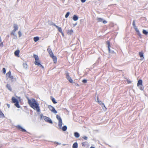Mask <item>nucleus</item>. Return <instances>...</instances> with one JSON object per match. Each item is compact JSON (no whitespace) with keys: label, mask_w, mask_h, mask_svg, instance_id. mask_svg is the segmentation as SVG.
<instances>
[{"label":"nucleus","mask_w":148,"mask_h":148,"mask_svg":"<svg viewBox=\"0 0 148 148\" xmlns=\"http://www.w3.org/2000/svg\"><path fill=\"white\" fill-rule=\"evenodd\" d=\"M6 87L8 88V89L9 90H10V91H12V88H11L9 84H7L6 85Z\"/></svg>","instance_id":"393cba45"},{"label":"nucleus","mask_w":148,"mask_h":148,"mask_svg":"<svg viewBox=\"0 0 148 148\" xmlns=\"http://www.w3.org/2000/svg\"><path fill=\"white\" fill-rule=\"evenodd\" d=\"M106 44L108 45V50L109 52L110 53V41H107L106 42Z\"/></svg>","instance_id":"4468645a"},{"label":"nucleus","mask_w":148,"mask_h":148,"mask_svg":"<svg viewBox=\"0 0 148 148\" xmlns=\"http://www.w3.org/2000/svg\"><path fill=\"white\" fill-rule=\"evenodd\" d=\"M16 31L13 29L12 31V32L11 33V35H13V36H15L16 38H17V36H16V35H15V32H16Z\"/></svg>","instance_id":"f3484780"},{"label":"nucleus","mask_w":148,"mask_h":148,"mask_svg":"<svg viewBox=\"0 0 148 148\" xmlns=\"http://www.w3.org/2000/svg\"><path fill=\"white\" fill-rule=\"evenodd\" d=\"M73 19L74 21H76L78 20V17L76 15H74L73 16Z\"/></svg>","instance_id":"4be33fe9"},{"label":"nucleus","mask_w":148,"mask_h":148,"mask_svg":"<svg viewBox=\"0 0 148 148\" xmlns=\"http://www.w3.org/2000/svg\"><path fill=\"white\" fill-rule=\"evenodd\" d=\"M62 34V35L63 36H64V33H63V32L62 31V32H61Z\"/></svg>","instance_id":"37998d69"},{"label":"nucleus","mask_w":148,"mask_h":148,"mask_svg":"<svg viewBox=\"0 0 148 148\" xmlns=\"http://www.w3.org/2000/svg\"><path fill=\"white\" fill-rule=\"evenodd\" d=\"M53 25L55 26L58 29V31L60 32H62V30L61 27H59L58 26L56 25L55 24H53Z\"/></svg>","instance_id":"2eb2a0df"},{"label":"nucleus","mask_w":148,"mask_h":148,"mask_svg":"<svg viewBox=\"0 0 148 148\" xmlns=\"http://www.w3.org/2000/svg\"><path fill=\"white\" fill-rule=\"evenodd\" d=\"M39 40V38L38 37L36 36L34 37V40L35 42H36Z\"/></svg>","instance_id":"a878e982"},{"label":"nucleus","mask_w":148,"mask_h":148,"mask_svg":"<svg viewBox=\"0 0 148 148\" xmlns=\"http://www.w3.org/2000/svg\"><path fill=\"white\" fill-rule=\"evenodd\" d=\"M50 57L52 58L53 61L54 63H56L57 61V58L53 54L51 56H50Z\"/></svg>","instance_id":"9d476101"},{"label":"nucleus","mask_w":148,"mask_h":148,"mask_svg":"<svg viewBox=\"0 0 148 148\" xmlns=\"http://www.w3.org/2000/svg\"><path fill=\"white\" fill-rule=\"evenodd\" d=\"M127 83L128 84H130L131 83V82L129 80H128V79L127 80Z\"/></svg>","instance_id":"58836bf2"},{"label":"nucleus","mask_w":148,"mask_h":148,"mask_svg":"<svg viewBox=\"0 0 148 148\" xmlns=\"http://www.w3.org/2000/svg\"><path fill=\"white\" fill-rule=\"evenodd\" d=\"M7 105L8 106V107L9 108V107H10V105L9 104H7Z\"/></svg>","instance_id":"c03bdc74"},{"label":"nucleus","mask_w":148,"mask_h":148,"mask_svg":"<svg viewBox=\"0 0 148 148\" xmlns=\"http://www.w3.org/2000/svg\"><path fill=\"white\" fill-rule=\"evenodd\" d=\"M70 14V12H67L65 16V17L66 18H68Z\"/></svg>","instance_id":"c756f323"},{"label":"nucleus","mask_w":148,"mask_h":148,"mask_svg":"<svg viewBox=\"0 0 148 148\" xmlns=\"http://www.w3.org/2000/svg\"><path fill=\"white\" fill-rule=\"evenodd\" d=\"M28 103L30 106L34 110H36L37 112H39L40 110L39 106V104L34 99H29L27 98Z\"/></svg>","instance_id":"f257e3e1"},{"label":"nucleus","mask_w":148,"mask_h":148,"mask_svg":"<svg viewBox=\"0 0 148 148\" xmlns=\"http://www.w3.org/2000/svg\"><path fill=\"white\" fill-rule=\"evenodd\" d=\"M73 32V31L72 29L69 30H68L67 33L68 34H71Z\"/></svg>","instance_id":"cd10ccee"},{"label":"nucleus","mask_w":148,"mask_h":148,"mask_svg":"<svg viewBox=\"0 0 148 148\" xmlns=\"http://www.w3.org/2000/svg\"><path fill=\"white\" fill-rule=\"evenodd\" d=\"M74 135L75 137L76 138H78L79 136V134L77 132H75Z\"/></svg>","instance_id":"b1692460"},{"label":"nucleus","mask_w":148,"mask_h":148,"mask_svg":"<svg viewBox=\"0 0 148 148\" xmlns=\"http://www.w3.org/2000/svg\"><path fill=\"white\" fill-rule=\"evenodd\" d=\"M20 51L19 50H17L14 52V55L15 56L19 57Z\"/></svg>","instance_id":"dca6fc26"},{"label":"nucleus","mask_w":148,"mask_h":148,"mask_svg":"<svg viewBox=\"0 0 148 148\" xmlns=\"http://www.w3.org/2000/svg\"><path fill=\"white\" fill-rule=\"evenodd\" d=\"M51 100L53 103L56 104L57 103V102L55 101V99L53 97L51 96Z\"/></svg>","instance_id":"5701e85b"},{"label":"nucleus","mask_w":148,"mask_h":148,"mask_svg":"<svg viewBox=\"0 0 148 148\" xmlns=\"http://www.w3.org/2000/svg\"><path fill=\"white\" fill-rule=\"evenodd\" d=\"M82 82L84 83H86L87 82V80L86 79H84L82 80Z\"/></svg>","instance_id":"72a5a7b5"},{"label":"nucleus","mask_w":148,"mask_h":148,"mask_svg":"<svg viewBox=\"0 0 148 148\" xmlns=\"http://www.w3.org/2000/svg\"><path fill=\"white\" fill-rule=\"evenodd\" d=\"M142 81L141 79L139 80L138 82L137 86L138 87H139L140 86H141L140 87V90H143L144 88L142 84Z\"/></svg>","instance_id":"39448f33"},{"label":"nucleus","mask_w":148,"mask_h":148,"mask_svg":"<svg viewBox=\"0 0 148 148\" xmlns=\"http://www.w3.org/2000/svg\"><path fill=\"white\" fill-rule=\"evenodd\" d=\"M12 100L13 103H15V106L16 107L18 108H20L17 99L14 97H12Z\"/></svg>","instance_id":"20e7f679"},{"label":"nucleus","mask_w":148,"mask_h":148,"mask_svg":"<svg viewBox=\"0 0 148 148\" xmlns=\"http://www.w3.org/2000/svg\"><path fill=\"white\" fill-rule=\"evenodd\" d=\"M4 117V115L2 112L0 110V117L3 118Z\"/></svg>","instance_id":"bb28decb"},{"label":"nucleus","mask_w":148,"mask_h":148,"mask_svg":"<svg viewBox=\"0 0 148 148\" xmlns=\"http://www.w3.org/2000/svg\"><path fill=\"white\" fill-rule=\"evenodd\" d=\"M86 142H83L82 143V145L83 146H84L86 145Z\"/></svg>","instance_id":"e433bc0d"},{"label":"nucleus","mask_w":148,"mask_h":148,"mask_svg":"<svg viewBox=\"0 0 148 148\" xmlns=\"http://www.w3.org/2000/svg\"><path fill=\"white\" fill-rule=\"evenodd\" d=\"M82 138L85 140H86L87 139V137L86 136H84Z\"/></svg>","instance_id":"c9c22d12"},{"label":"nucleus","mask_w":148,"mask_h":148,"mask_svg":"<svg viewBox=\"0 0 148 148\" xmlns=\"http://www.w3.org/2000/svg\"><path fill=\"white\" fill-rule=\"evenodd\" d=\"M14 30L16 31L18 29V26L17 25H16V24H14Z\"/></svg>","instance_id":"412c9836"},{"label":"nucleus","mask_w":148,"mask_h":148,"mask_svg":"<svg viewBox=\"0 0 148 148\" xmlns=\"http://www.w3.org/2000/svg\"><path fill=\"white\" fill-rule=\"evenodd\" d=\"M48 108L49 110L52 112L54 113H56L57 112V111L55 110L54 108L51 106H49Z\"/></svg>","instance_id":"6e6552de"},{"label":"nucleus","mask_w":148,"mask_h":148,"mask_svg":"<svg viewBox=\"0 0 148 148\" xmlns=\"http://www.w3.org/2000/svg\"><path fill=\"white\" fill-rule=\"evenodd\" d=\"M56 117L58 121V126L60 129H62V130L65 131H66L67 129V127L66 126H64L62 128V121L60 117L58 115H57L56 116Z\"/></svg>","instance_id":"f03ea898"},{"label":"nucleus","mask_w":148,"mask_h":148,"mask_svg":"<svg viewBox=\"0 0 148 148\" xmlns=\"http://www.w3.org/2000/svg\"><path fill=\"white\" fill-rule=\"evenodd\" d=\"M18 33L19 35V37H21V36L22 34L21 32L20 31H19L18 32Z\"/></svg>","instance_id":"7c9ffc66"},{"label":"nucleus","mask_w":148,"mask_h":148,"mask_svg":"<svg viewBox=\"0 0 148 148\" xmlns=\"http://www.w3.org/2000/svg\"><path fill=\"white\" fill-rule=\"evenodd\" d=\"M2 71L3 72V73H4V74H5L6 73V70H5V68H3V69H2Z\"/></svg>","instance_id":"473e14b6"},{"label":"nucleus","mask_w":148,"mask_h":148,"mask_svg":"<svg viewBox=\"0 0 148 148\" xmlns=\"http://www.w3.org/2000/svg\"><path fill=\"white\" fill-rule=\"evenodd\" d=\"M97 102H98V101H100L99 100V99L98 96H97Z\"/></svg>","instance_id":"4c0bfd02"},{"label":"nucleus","mask_w":148,"mask_h":148,"mask_svg":"<svg viewBox=\"0 0 148 148\" xmlns=\"http://www.w3.org/2000/svg\"><path fill=\"white\" fill-rule=\"evenodd\" d=\"M90 148H95L94 147H91Z\"/></svg>","instance_id":"a18cd8bd"},{"label":"nucleus","mask_w":148,"mask_h":148,"mask_svg":"<svg viewBox=\"0 0 148 148\" xmlns=\"http://www.w3.org/2000/svg\"><path fill=\"white\" fill-rule=\"evenodd\" d=\"M75 85H76V86H80L79 84H77V83L75 84Z\"/></svg>","instance_id":"a19ab883"},{"label":"nucleus","mask_w":148,"mask_h":148,"mask_svg":"<svg viewBox=\"0 0 148 148\" xmlns=\"http://www.w3.org/2000/svg\"><path fill=\"white\" fill-rule=\"evenodd\" d=\"M47 50L50 55V56H51L53 54L51 49H48Z\"/></svg>","instance_id":"a211bd4d"},{"label":"nucleus","mask_w":148,"mask_h":148,"mask_svg":"<svg viewBox=\"0 0 148 148\" xmlns=\"http://www.w3.org/2000/svg\"><path fill=\"white\" fill-rule=\"evenodd\" d=\"M133 25L134 27L136 26L135 23V21H133Z\"/></svg>","instance_id":"f704fd0d"},{"label":"nucleus","mask_w":148,"mask_h":148,"mask_svg":"<svg viewBox=\"0 0 148 148\" xmlns=\"http://www.w3.org/2000/svg\"><path fill=\"white\" fill-rule=\"evenodd\" d=\"M143 34L145 35H147L148 33V32L145 30H143Z\"/></svg>","instance_id":"c85d7f7f"},{"label":"nucleus","mask_w":148,"mask_h":148,"mask_svg":"<svg viewBox=\"0 0 148 148\" xmlns=\"http://www.w3.org/2000/svg\"><path fill=\"white\" fill-rule=\"evenodd\" d=\"M16 127L19 130H20L22 132H26V130L23 128L20 125H17L16 126Z\"/></svg>","instance_id":"ddd939ff"},{"label":"nucleus","mask_w":148,"mask_h":148,"mask_svg":"<svg viewBox=\"0 0 148 148\" xmlns=\"http://www.w3.org/2000/svg\"><path fill=\"white\" fill-rule=\"evenodd\" d=\"M135 30H136V32H139V30H138L137 29V28H136L135 29Z\"/></svg>","instance_id":"79ce46f5"},{"label":"nucleus","mask_w":148,"mask_h":148,"mask_svg":"<svg viewBox=\"0 0 148 148\" xmlns=\"http://www.w3.org/2000/svg\"><path fill=\"white\" fill-rule=\"evenodd\" d=\"M34 56L35 60L34 62V64L36 65L43 68V66L40 64L41 62L38 55L34 54Z\"/></svg>","instance_id":"7ed1b4c3"},{"label":"nucleus","mask_w":148,"mask_h":148,"mask_svg":"<svg viewBox=\"0 0 148 148\" xmlns=\"http://www.w3.org/2000/svg\"><path fill=\"white\" fill-rule=\"evenodd\" d=\"M44 120L47 122L51 124L53 123V122L51 120L47 117L45 116L44 117Z\"/></svg>","instance_id":"1a4fd4ad"},{"label":"nucleus","mask_w":148,"mask_h":148,"mask_svg":"<svg viewBox=\"0 0 148 148\" xmlns=\"http://www.w3.org/2000/svg\"><path fill=\"white\" fill-rule=\"evenodd\" d=\"M0 47H2L3 46V43L1 41L0 42Z\"/></svg>","instance_id":"2f4dec72"},{"label":"nucleus","mask_w":148,"mask_h":148,"mask_svg":"<svg viewBox=\"0 0 148 148\" xmlns=\"http://www.w3.org/2000/svg\"><path fill=\"white\" fill-rule=\"evenodd\" d=\"M86 0H81V1L82 3H84L85 2Z\"/></svg>","instance_id":"ea45409f"},{"label":"nucleus","mask_w":148,"mask_h":148,"mask_svg":"<svg viewBox=\"0 0 148 148\" xmlns=\"http://www.w3.org/2000/svg\"><path fill=\"white\" fill-rule=\"evenodd\" d=\"M66 77L68 80L70 82L72 83L73 82V80L70 77L69 75V73H67L66 74Z\"/></svg>","instance_id":"0eeeda50"},{"label":"nucleus","mask_w":148,"mask_h":148,"mask_svg":"<svg viewBox=\"0 0 148 148\" xmlns=\"http://www.w3.org/2000/svg\"><path fill=\"white\" fill-rule=\"evenodd\" d=\"M78 147V144L77 143L75 142L73 144L72 147L73 148H77Z\"/></svg>","instance_id":"6ab92c4d"},{"label":"nucleus","mask_w":148,"mask_h":148,"mask_svg":"<svg viewBox=\"0 0 148 148\" xmlns=\"http://www.w3.org/2000/svg\"><path fill=\"white\" fill-rule=\"evenodd\" d=\"M99 105H102L103 106V107H104L105 109H104V111H106L107 109V108H106V107L105 106L104 104L103 103H102V101H98V102H97Z\"/></svg>","instance_id":"9b49d317"},{"label":"nucleus","mask_w":148,"mask_h":148,"mask_svg":"<svg viewBox=\"0 0 148 148\" xmlns=\"http://www.w3.org/2000/svg\"><path fill=\"white\" fill-rule=\"evenodd\" d=\"M139 55L140 58H143L142 59L144 58L143 57V52H140L139 53Z\"/></svg>","instance_id":"aec40b11"},{"label":"nucleus","mask_w":148,"mask_h":148,"mask_svg":"<svg viewBox=\"0 0 148 148\" xmlns=\"http://www.w3.org/2000/svg\"><path fill=\"white\" fill-rule=\"evenodd\" d=\"M6 77L7 78H10L11 79H12L14 78L13 76L11 75V72L10 71L6 74Z\"/></svg>","instance_id":"423d86ee"},{"label":"nucleus","mask_w":148,"mask_h":148,"mask_svg":"<svg viewBox=\"0 0 148 148\" xmlns=\"http://www.w3.org/2000/svg\"><path fill=\"white\" fill-rule=\"evenodd\" d=\"M97 20L98 22H103V23L104 24H106L107 23V22L105 21H103V19L101 18H97Z\"/></svg>","instance_id":"f8f14e48"}]
</instances>
